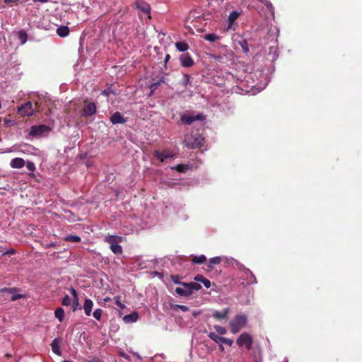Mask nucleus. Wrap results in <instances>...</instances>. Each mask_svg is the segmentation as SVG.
I'll list each match as a JSON object with an SVG mask.
<instances>
[{
  "label": "nucleus",
  "mask_w": 362,
  "mask_h": 362,
  "mask_svg": "<svg viewBox=\"0 0 362 362\" xmlns=\"http://www.w3.org/2000/svg\"><path fill=\"white\" fill-rule=\"evenodd\" d=\"M183 143L189 148L195 149L204 146V138L198 133L187 134Z\"/></svg>",
  "instance_id": "nucleus-1"
},
{
  "label": "nucleus",
  "mask_w": 362,
  "mask_h": 362,
  "mask_svg": "<svg viewBox=\"0 0 362 362\" xmlns=\"http://www.w3.org/2000/svg\"><path fill=\"white\" fill-rule=\"evenodd\" d=\"M247 317L245 315L238 314L230 322V332L236 334L239 332L247 324Z\"/></svg>",
  "instance_id": "nucleus-2"
},
{
  "label": "nucleus",
  "mask_w": 362,
  "mask_h": 362,
  "mask_svg": "<svg viewBox=\"0 0 362 362\" xmlns=\"http://www.w3.org/2000/svg\"><path fill=\"white\" fill-rule=\"evenodd\" d=\"M42 110L41 104L39 102L35 103V107H33L32 103L28 101L18 108V112L20 115L28 117L33 115L35 111L40 112Z\"/></svg>",
  "instance_id": "nucleus-3"
},
{
  "label": "nucleus",
  "mask_w": 362,
  "mask_h": 362,
  "mask_svg": "<svg viewBox=\"0 0 362 362\" xmlns=\"http://www.w3.org/2000/svg\"><path fill=\"white\" fill-rule=\"evenodd\" d=\"M236 343L240 347L245 346L247 350H250L253 344V339L248 333L244 332L237 339Z\"/></svg>",
  "instance_id": "nucleus-4"
},
{
  "label": "nucleus",
  "mask_w": 362,
  "mask_h": 362,
  "mask_svg": "<svg viewBox=\"0 0 362 362\" xmlns=\"http://www.w3.org/2000/svg\"><path fill=\"white\" fill-rule=\"evenodd\" d=\"M97 112V107L95 103H89L84 100V107L82 110L81 115L83 117H90Z\"/></svg>",
  "instance_id": "nucleus-5"
},
{
  "label": "nucleus",
  "mask_w": 362,
  "mask_h": 362,
  "mask_svg": "<svg viewBox=\"0 0 362 362\" xmlns=\"http://www.w3.org/2000/svg\"><path fill=\"white\" fill-rule=\"evenodd\" d=\"M205 119V117L203 114H198L197 115L192 116V115H182L180 117L181 122L185 124L189 125L192 122L197 121V120H204Z\"/></svg>",
  "instance_id": "nucleus-6"
},
{
  "label": "nucleus",
  "mask_w": 362,
  "mask_h": 362,
  "mask_svg": "<svg viewBox=\"0 0 362 362\" xmlns=\"http://www.w3.org/2000/svg\"><path fill=\"white\" fill-rule=\"evenodd\" d=\"M50 128L45 124L33 126L30 131V134L32 136H41L45 132H49Z\"/></svg>",
  "instance_id": "nucleus-7"
},
{
  "label": "nucleus",
  "mask_w": 362,
  "mask_h": 362,
  "mask_svg": "<svg viewBox=\"0 0 362 362\" xmlns=\"http://www.w3.org/2000/svg\"><path fill=\"white\" fill-rule=\"evenodd\" d=\"M180 64L184 67H191L194 65V62L193 59L188 53L182 54L179 58Z\"/></svg>",
  "instance_id": "nucleus-8"
},
{
  "label": "nucleus",
  "mask_w": 362,
  "mask_h": 362,
  "mask_svg": "<svg viewBox=\"0 0 362 362\" xmlns=\"http://www.w3.org/2000/svg\"><path fill=\"white\" fill-rule=\"evenodd\" d=\"M135 5L136 8L141 10L144 13H146L148 15V18H150V11H151V7L150 5L145 1V0H136L135 2Z\"/></svg>",
  "instance_id": "nucleus-9"
},
{
  "label": "nucleus",
  "mask_w": 362,
  "mask_h": 362,
  "mask_svg": "<svg viewBox=\"0 0 362 362\" xmlns=\"http://www.w3.org/2000/svg\"><path fill=\"white\" fill-rule=\"evenodd\" d=\"M153 156L160 162H163L165 159L174 157V155L168 150H165L163 151L155 150L153 152Z\"/></svg>",
  "instance_id": "nucleus-10"
},
{
  "label": "nucleus",
  "mask_w": 362,
  "mask_h": 362,
  "mask_svg": "<svg viewBox=\"0 0 362 362\" xmlns=\"http://www.w3.org/2000/svg\"><path fill=\"white\" fill-rule=\"evenodd\" d=\"M110 121L112 124H124L127 119L121 115L119 112H114L110 117Z\"/></svg>",
  "instance_id": "nucleus-11"
},
{
  "label": "nucleus",
  "mask_w": 362,
  "mask_h": 362,
  "mask_svg": "<svg viewBox=\"0 0 362 362\" xmlns=\"http://www.w3.org/2000/svg\"><path fill=\"white\" fill-rule=\"evenodd\" d=\"M123 238L118 235H107L105 238V242L110 244V246L116 245L122 241Z\"/></svg>",
  "instance_id": "nucleus-12"
},
{
  "label": "nucleus",
  "mask_w": 362,
  "mask_h": 362,
  "mask_svg": "<svg viewBox=\"0 0 362 362\" xmlns=\"http://www.w3.org/2000/svg\"><path fill=\"white\" fill-rule=\"evenodd\" d=\"M62 339L59 338H55L52 340L51 343L52 351L57 354V356H62V351L59 348V344Z\"/></svg>",
  "instance_id": "nucleus-13"
},
{
  "label": "nucleus",
  "mask_w": 362,
  "mask_h": 362,
  "mask_svg": "<svg viewBox=\"0 0 362 362\" xmlns=\"http://www.w3.org/2000/svg\"><path fill=\"white\" fill-rule=\"evenodd\" d=\"M229 310H230L229 308H226L222 311L216 310L214 312L212 316L215 319L218 320L226 319L228 317Z\"/></svg>",
  "instance_id": "nucleus-14"
},
{
  "label": "nucleus",
  "mask_w": 362,
  "mask_h": 362,
  "mask_svg": "<svg viewBox=\"0 0 362 362\" xmlns=\"http://www.w3.org/2000/svg\"><path fill=\"white\" fill-rule=\"evenodd\" d=\"M93 307V302L92 300L86 298L83 304L84 313L87 316H90Z\"/></svg>",
  "instance_id": "nucleus-15"
},
{
  "label": "nucleus",
  "mask_w": 362,
  "mask_h": 362,
  "mask_svg": "<svg viewBox=\"0 0 362 362\" xmlns=\"http://www.w3.org/2000/svg\"><path fill=\"white\" fill-rule=\"evenodd\" d=\"M25 164V160L21 158H15L11 160L10 165L13 168H21Z\"/></svg>",
  "instance_id": "nucleus-16"
},
{
  "label": "nucleus",
  "mask_w": 362,
  "mask_h": 362,
  "mask_svg": "<svg viewBox=\"0 0 362 362\" xmlns=\"http://www.w3.org/2000/svg\"><path fill=\"white\" fill-rule=\"evenodd\" d=\"M175 292L177 295H179L180 296H185V297L189 296L192 294V293L189 287H184V288L177 287L175 288Z\"/></svg>",
  "instance_id": "nucleus-17"
},
{
  "label": "nucleus",
  "mask_w": 362,
  "mask_h": 362,
  "mask_svg": "<svg viewBox=\"0 0 362 362\" xmlns=\"http://www.w3.org/2000/svg\"><path fill=\"white\" fill-rule=\"evenodd\" d=\"M16 36L21 41V45H24L28 40V34L25 30H21L16 33Z\"/></svg>",
  "instance_id": "nucleus-18"
},
{
  "label": "nucleus",
  "mask_w": 362,
  "mask_h": 362,
  "mask_svg": "<svg viewBox=\"0 0 362 362\" xmlns=\"http://www.w3.org/2000/svg\"><path fill=\"white\" fill-rule=\"evenodd\" d=\"M138 319V314L136 312H133L131 314L127 315L123 317V320L126 323L135 322Z\"/></svg>",
  "instance_id": "nucleus-19"
},
{
  "label": "nucleus",
  "mask_w": 362,
  "mask_h": 362,
  "mask_svg": "<svg viewBox=\"0 0 362 362\" xmlns=\"http://www.w3.org/2000/svg\"><path fill=\"white\" fill-rule=\"evenodd\" d=\"M182 286L183 287H189L193 293V291H199L202 288V286L197 282H189V283H182Z\"/></svg>",
  "instance_id": "nucleus-20"
},
{
  "label": "nucleus",
  "mask_w": 362,
  "mask_h": 362,
  "mask_svg": "<svg viewBox=\"0 0 362 362\" xmlns=\"http://www.w3.org/2000/svg\"><path fill=\"white\" fill-rule=\"evenodd\" d=\"M57 33L60 37H66L69 33V28L66 25H62L57 29Z\"/></svg>",
  "instance_id": "nucleus-21"
},
{
  "label": "nucleus",
  "mask_w": 362,
  "mask_h": 362,
  "mask_svg": "<svg viewBox=\"0 0 362 362\" xmlns=\"http://www.w3.org/2000/svg\"><path fill=\"white\" fill-rule=\"evenodd\" d=\"M240 15V12H238L236 11H233L230 13L228 17V23L229 25H232L239 17Z\"/></svg>",
  "instance_id": "nucleus-22"
},
{
  "label": "nucleus",
  "mask_w": 362,
  "mask_h": 362,
  "mask_svg": "<svg viewBox=\"0 0 362 362\" xmlns=\"http://www.w3.org/2000/svg\"><path fill=\"white\" fill-rule=\"evenodd\" d=\"M54 316L59 320V322H62L64 318V310L62 308L59 307L54 311Z\"/></svg>",
  "instance_id": "nucleus-23"
},
{
  "label": "nucleus",
  "mask_w": 362,
  "mask_h": 362,
  "mask_svg": "<svg viewBox=\"0 0 362 362\" xmlns=\"http://www.w3.org/2000/svg\"><path fill=\"white\" fill-rule=\"evenodd\" d=\"M175 47L180 52H185L189 49V45L185 42H176Z\"/></svg>",
  "instance_id": "nucleus-24"
},
{
  "label": "nucleus",
  "mask_w": 362,
  "mask_h": 362,
  "mask_svg": "<svg viewBox=\"0 0 362 362\" xmlns=\"http://www.w3.org/2000/svg\"><path fill=\"white\" fill-rule=\"evenodd\" d=\"M206 261V257L204 255H201L199 256H194L192 262L194 264H202L204 263Z\"/></svg>",
  "instance_id": "nucleus-25"
},
{
  "label": "nucleus",
  "mask_w": 362,
  "mask_h": 362,
  "mask_svg": "<svg viewBox=\"0 0 362 362\" xmlns=\"http://www.w3.org/2000/svg\"><path fill=\"white\" fill-rule=\"evenodd\" d=\"M111 251L115 254V255H121L122 254V247L121 245H119V243L116 245H113L112 246H110Z\"/></svg>",
  "instance_id": "nucleus-26"
},
{
  "label": "nucleus",
  "mask_w": 362,
  "mask_h": 362,
  "mask_svg": "<svg viewBox=\"0 0 362 362\" xmlns=\"http://www.w3.org/2000/svg\"><path fill=\"white\" fill-rule=\"evenodd\" d=\"M173 170H175L179 173H185L188 170V166L184 164H178L175 167L171 168Z\"/></svg>",
  "instance_id": "nucleus-27"
},
{
  "label": "nucleus",
  "mask_w": 362,
  "mask_h": 362,
  "mask_svg": "<svg viewBox=\"0 0 362 362\" xmlns=\"http://www.w3.org/2000/svg\"><path fill=\"white\" fill-rule=\"evenodd\" d=\"M71 305L72 306V310L74 312H75L78 309H81V307L80 306V304H79V300H78V296H76L75 298H73L71 300Z\"/></svg>",
  "instance_id": "nucleus-28"
},
{
  "label": "nucleus",
  "mask_w": 362,
  "mask_h": 362,
  "mask_svg": "<svg viewBox=\"0 0 362 362\" xmlns=\"http://www.w3.org/2000/svg\"><path fill=\"white\" fill-rule=\"evenodd\" d=\"M209 337L213 340L214 341L216 342V343H218V342H221L222 341V339H223V337H221L219 335H218L217 334H216L215 332H210L209 334H208Z\"/></svg>",
  "instance_id": "nucleus-29"
},
{
  "label": "nucleus",
  "mask_w": 362,
  "mask_h": 362,
  "mask_svg": "<svg viewBox=\"0 0 362 362\" xmlns=\"http://www.w3.org/2000/svg\"><path fill=\"white\" fill-rule=\"evenodd\" d=\"M164 82V76H162L159 80L157 81V82H155V83H153L151 86H150V89L151 90V92L154 91L155 90H156L158 88V87L162 83Z\"/></svg>",
  "instance_id": "nucleus-30"
},
{
  "label": "nucleus",
  "mask_w": 362,
  "mask_h": 362,
  "mask_svg": "<svg viewBox=\"0 0 362 362\" xmlns=\"http://www.w3.org/2000/svg\"><path fill=\"white\" fill-rule=\"evenodd\" d=\"M219 36L214 33L207 34L204 36V39L209 42H215L217 40H219Z\"/></svg>",
  "instance_id": "nucleus-31"
},
{
  "label": "nucleus",
  "mask_w": 362,
  "mask_h": 362,
  "mask_svg": "<svg viewBox=\"0 0 362 362\" xmlns=\"http://www.w3.org/2000/svg\"><path fill=\"white\" fill-rule=\"evenodd\" d=\"M221 259L219 257L211 258L209 259V264L208 265V267L210 269H213L212 264H218L221 263Z\"/></svg>",
  "instance_id": "nucleus-32"
},
{
  "label": "nucleus",
  "mask_w": 362,
  "mask_h": 362,
  "mask_svg": "<svg viewBox=\"0 0 362 362\" xmlns=\"http://www.w3.org/2000/svg\"><path fill=\"white\" fill-rule=\"evenodd\" d=\"M171 308L173 310H181L183 312H187L189 310V308L185 306V305H177V304H175V305H171Z\"/></svg>",
  "instance_id": "nucleus-33"
},
{
  "label": "nucleus",
  "mask_w": 362,
  "mask_h": 362,
  "mask_svg": "<svg viewBox=\"0 0 362 362\" xmlns=\"http://www.w3.org/2000/svg\"><path fill=\"white\" fill-rule=\"evenodd\" d=\"M190 75L188 74H185L183 78L182 79V84L184 87H187L188 84L190 83Z\"/></svg>",
  "instance_id": "nucleus-34"
},
{
  "label": "nucleus",
  "mask_w": 362,
  "mask_h": 362,
  "mask_svg": "<svg viewBox=\"0 0 362 362\" xmlns=\"http://www.w3.org/2000/svg\"><path fill=\"white\" fill-rule=\"evenodd\" d=\"M65 240L71 241V242H74V243H78V242L81 241V238L78 235H70L66 237Z\"/></svg>",
  "instance_id": "nucleus-35"
},
{
  "label": "nucleus",
  "mask_w": 362,
  "mask_h": 362,
  "mask_svg": "<svg viewBox=\"0 0 362 362\" xmlns=\"http://www.w3.org/2000/svg\"><path fill=\"white\" fill-rule=\"evenodd\" d=\"M214 329L219 335H223L226 334V329L219 325H215Z\"/></svg>",
  "instance_id": "nucleus-36"
},
{
  "label": "nucleus",
  "mask_w": 362,
  "mask_h": 362,
  "mask_svg": "<svg viewBox=\"0 0 362 362\" xmlns=\"http://www.w3.org/2000/svg\"><path fill=\"white\" fill-rule=\"evenodd\" d=\"M102 313H103V310L100 309V308H97L96 310H95V311L93 312V317L97 320H100L101 319V317H102Z\"/></svg>",
  "instance_id": "nucleus-37"
},
{
  "label": "nucleus",
  "mask_w": 362,
  "mask_h": 362,
  "mask_svg": "<svg viewBox=\"0 0 362 362\" xmlns=\"http://www.w3.org/2000/svg\"><path fill=\"white\" fill-rule=\"evenodd\" d=\"M71 300L72 299L68 295H66L62 299V304L64 306L71 305Z\"/></svg>",
  "instance_id": "nucleus-38"
},
{
  "label": "nucleus",
  "mask_w": 362,
  "mask_h": 362,
  "mask_svg": "<svg viewBox=\"0 0 362 362\" xmlns=\"http://www.w3.org/2000/svg\"><path fill=\"white\" fill-rule=\"evenodd\" d=\"M170 279L175 284L182 285L183 282L180 281V276L178 275H171Z\"/></svg>",
  "instance_id": "nucleus-39"
},
{
  "label": "nucleus",
  "mask_w": 362,
  "mask_h": 362,
  "mask_svg": "<svg viewBox=\"0 0 362 362\" xmlns=\"http://www.w3.org/2000/svg\"><path fill=\"white\" fill-rule=\"evenodd\" d=\"M27 169L30 172H34L35 170V165L33 162L28 161L26 163Z\"/></svg>",
  "instance_id": "nucleus-40"
},
{
  "label": "nucleus",
  "mask_w": 362,
  "mask_h": 362,
  "mask_svg": "<svg viewBox=\"0 0 362 362\" xmlns=\"http://www.w3.org/2000/svg\"><path fill=\"white\" fill-rule=\"evenodd\" d=\"M115 304L119 307L120 308L123 309L125 308V305L122 304L120 301V296H116L114 298Z\"/></svg>",
  "instance_id": "nucleus-41"
},
{
  "label": "nucleus",
  "mask_w": 362,
  "mask_h": 362,
  "mask_svg": "<svg viewBox=\"0 0 362 362\" xmlns=\"http://www.w3.org/2000/svg\"><path fill=\"white\" fill-rule=\"evenodd\" d=\"M221 343L222 344H225L228 345V346H230L233 344V340L231 339L223 337Z\"/></svg>",
  "instance_id": "nucleus-42"
},
{
  "label": "nucleus",
  "mask_w": 362,
  "mask_h": 362,
  "mask_svg": "<svg viewBox=\"0 0 362 362\" xmlns=\"http://www.w3.org/2000/svg\"><path fill=\"white\" fill-rule=\"evenodd\" d=\"M240 45L244 50V52H247L249 51V48L247 47V42L245 40H243V42H240Z\"/></svg>",
  "instance_id": "nucleus-43"
},
{
  "label": "nucleus",
  "mask_w": 362,
  "mask_h": 362,
  "mask_svg": "<svg viewBox=\"0 0 362 362\" xmlns=\"http://www.w3.org/2000/svg\"><path fill=\"white\" fill-rule=\"evenodd\" d=\"M23 296L21 294H16V295H13L11 298V300L12 301H15V300H17L18 299H21L22 298Z\"/></svg>",
  "instance_id": "nucleus-44"
},
{
  "label": "nucleus",
  "mask_w": 362,
  "mask_h": 362,
  "mask_svg": "<svg viewBox=\"0 0 362 362\" xmlns=\"http://www.w3.org/2000/svg\"><path fill=\"white\" fill-rule=\"evenodd\" d=\"M16 291V288H4L1 290V292H7L12 293L13 291Z\"/></svg>",
  "instance_id": "nucleus-45"
},
{
  "label": "nucleus",
  "mask_w": 362,
  "mask_h": 362,
  "mask_svg": "<svg viewBox=\"0 0 362 362\" xmlns=\"http://www.w3.org/2000/svg\"><path fill=\"white\" fill-rule=\"evenodd\" d=\"M203 279L204 276L202 274H197L194 278V281H196L197 283L200 282Z\"/></svg>",
  "instance_id": "nucleus-46"
},
{
  "label": "nucleus",
  "mask_w": 362,
  "mask_h": 362,
  "mask_svg": "<svg viewBox=\"0 0 362 362\" xmlns=\"http://www.w3.org/2000/svg\"><path fill=\"white\" fill-rule=\"evenodd\" d=\"M204 282L203 283L204 286L206 288H210L211 286V281L209 280V279H206L205 281H204Z\"/></svg>",
  "instance_id": "nucleus-47"
},
{
  "label": "nucleus",
  "mask_w": 362,
  "mask_h": 362,
  "mask_svg": "<svg viewBox=\"0 0 362 362\" xmlns=\"http://www.w3.org/2000/svg\"><path fill=\"white\" fill-rule=\"evenodd\" d=\"M70 292L72 294L73 298H75L77 296V292L74 288H70Z\"/></svg>",
  "instance_id": "nucleus-48"
},
{
  "label": "nucleus",
  "mask_w": 362,
  "mask_h": 362,
  "mask_svg": "<svg viewBox=\"0 0 362 362\" xmlns=\"http://www.w3.org/2000/svg\"><path fill=\"white\" fill-rule=\"evenodd\" d=\"M170 54H167L165 55V64L168 62V60L170 59Z\"/></svg>",
  "instance_id": "nucleus-49"
},
{
  "label": "nucleus",
  "mask_w": 362,
  "mask_h": 362,
  "mask_svg": "<svg viewBox=\"0 0 362 362\" xmlns=\"http://www.w3.org/2000/svg\"><path fill=\"white\" fill-rule=\"evenodd\" d=\"M102 94L106 97H107L109 95V93H108V90H104L103 92H102Z\"/></svg>",
  "instance_id": "nucleus-50"
},
{
  "label": "nucleus",
  "mask_w": 362,
  "mask_h": 362,
  "mask_svg": "<svg viewBox=\"0 0 362 362\" xmlns=\"http://www.w3.org/2000/svg\"><path fill=\"white\" fill-rule=\"evenodd\" d=\"M18 0H5V3L6 4H9V3H15L16 1H18Z\"/></svg>",
  "instance_id": "nucleus-51"
},
{
  "label": "nucleus",
  "mask_w": 362,
  "mask_h": 362,
  "mask_svg": "<svg viewBox=\"0 0 362 362\" xmlns=\"http://www.w3.org/2000/svg\"><path fill=\"white\" fill-rule=\"evenodd\" d=\"M34 2H40V3H46L48 2L49 0H33Z\"/></svg>",
  "instance_id": "nucleus-52"
},
{
  "label": "nucleus",
  "mask_w": 362,
  "mask_h": 362,
  "mask_svg": "<svg viewBox=\"0 0 362 362\" xmlns=\"http://www.w3.org/2000/svg\"><path fill=\"white\" fill-rule=\"evenodd\" d=\"M247 272L250 274V275L251 276V277H252V279H255V276L252 274V273L250 271H249V270H248V271H247ZM254 281H255V282H256V281H255V280H254Z\"/></svg>",
  "instance_id": "nucleus-53"
},
{
  "label": "nucleus",
  "mask_w": 362,
  "mask_h": 362,
  "mask_svg": "<svg viewBox=\"0 0 362 362\" xmlns=\"http://www.w3.org/2000/svg\"><path fill=\"white\" fill-rule=\"evenodd\" d=\"M51 112H52V110H51V109H50V108H49V109L47 110V111L45 112V114L47 115L50 114Z\"/></svg>",
  "instance_id": "nucleus-54"
},
{
  "label": "nucleus",
  "mask_w": 362,
  "mask_h": 362,
  "mask_svg": "<svg viewBox=\"0 0 362 362\" xmlns=\"http://www.w3.org/2000/svg\"><path fill=\"white\" fill-rule=\"evenodd\" d=\"M5 357H6V358H11V354H5Z\"/></svg>",
  "instance_id": "nucleus-55"
},
{
  "label": "nucleus",
  "mask_w": 362,
  "mask_h": 362,
  "mask_svg": "<svg viewBox=\"0 0 362 362\" xmlns=\"http://www.w3.org/2000/svg\"><path fill=\"white\" fill-rule=\"evenodd\" d=\"M219 348H220V349H221V351H223V350H224V347L223 346V345H222V344H221V345H220Z\"/></svg>",
  "instance_id": "nucleus-56"
},
{
  "label": "nucleus",
  "mask_w": 362,
  "mask_h": 362,
  "mask_svg": "<svg viewBox=\"0 0 362 362\" xmlns=\"http://www.w3.org/2000/svg\"><path fill=\"white\" fill-rule=\"evenodd\" d=\"M206 279L204 277V279L200 281L202 282V284L204 282V281H205Z\"/></svg>",
  "instance_id": "nucleus-57"
},
{
  "label": "nucleus",
  "mask_w": 362,
  "mask_h": 362,
  "mask_svg": "<svg viewBox=\"0 0 362 362\" xmlns=\"http://www.w3.org/2000/svg\"><path fill=\"white\" fill-rule=\"evenodd\" d=\"M11 253L13 254L14 253V250L11 251Z\"/></svg>",
  "instance_id": "nucleus-58"
}]
</instances>
